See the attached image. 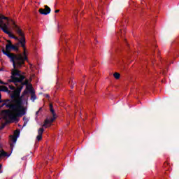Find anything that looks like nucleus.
Returning a JSON list of instances; mask_svg holds the SVG:
<instances>
[{"instance_id": "1", "label": "nucleus", "mask_w": 179, "mask_h": 179, "mask_svg": "<svg viewBox=\"0 0 179 179\" xmlns=\"http://www.w3.org/2000/svg\"><path fill=\"white\" fill-rule=\"evenodd\" d=\"M6 107L10 108L13 111L9 110H3L1 111V116L3 120H8V122L12 124V122H19V119L17 117H23L26 114V110L24 106H22V99H14L13 103L10 102V100H6Z\"/></svg>"}, {"instance_id": "2", "label": "nucleus", "mask_w": 179, "mask_h": 179, "mask_svg": "<svg viewBox=\"0 0 179 179\" xmlns=\"http://www.w3.org/2000/svg\"><path fill=\"white\" fill-rule=\"evenodd\" d=\"M1 51L4 55H6L9 58L10 62L13 63V68H22V66H24L26 61H28L26 51H24L23 55H16L10 52L12 51V44L6 45V50L5 48H2Z\"/></svg>"}, {"instance_id": "3", "label": "nucleus", "mask_w": 179, "mask_h": 179, "mask_svg": "<svg viewBox=\"0 0 179 179\" xmlns=\"http://www.w3.org/2000/svg\"><path fill=\"white\" fill-rule=\"evenodd\" d=\"M22 67H16L13 68L11 71V76L10 79L8 80V82L10 83H14V85L17 87H22V90L23 89V86H27L29 85V80H25L24 76L22 74V71L19 69H20Z\"/></svg>"}, {"instance_id": "4", "label": "nucleus", "mask_w": 179, "mask_h": 179, "mask_svg": "<svg viewBox=\"0 0 179 179\" xmlns=\"http://www.w3.org/2000/svg\"><path fill=\"white\" fill-rule=\"evenodd\" d=\"M10 23L11 26H13V29L16 31L17 34L21 37L18 38L17 36H14L13 38H14V40H17L18 43H17V45H20V44L24 51H26V38L24 37V34H23L22 29H20L13 20H10Z\"/></svg>"}, {"instance_id": "5", "label": "nucleus", "mask_w": 179, "mask_h": 179, "mask_svg": "<svg viewBox=\"0 0 179 179\" xmlns=\"http://www.w3.org/2000/svg\"><path fill=\"white\" fill-rule=\"evenodd\" d=\"M10 20H12V19L5 17L3 15H0V29L3 31V33L8 34V37L13 38L15 35L9 31V24L10 23V24H12Z\"/></svg>"}, {"instance_id": "6", "label": "nucleus", "mask_w": 179, "mask_h": 179, "mask_svg": "<svg viewBox=\"0 0 179 179\" xmlns=\"http://www.w3.org/2000/svg\"><path fill=\"white\" fill-rule=\"evenodd\" d=\"M50 113H52V117L50 119H46L44 122V124L43 127H45V128H48V127H51V124H52L53 121H55V110H54V108L52 107V104H50Z\"/></svg>"}, {"instance_id": "7", "label": "nucleus", "mask_w": 179, "mask_h": 179, "mask_svg": "<svg viewBox=\"0 0 179 179\" xmlns=\"http://www.w3.org/2000/svg\"><path fill=\"white\" fill-rule=\"evenodd\" d=\"M19 135H20V130L17 129L14 131V135H10V138L13 142V143L10 144V148L11 150H13V148H15V144H16V142L17 141V138H19Z\"/></svg>"}, {"instance_id": "8", "label": "nucleus", "mask_w": 179, "mask_h": 179, "mask_svg": "<svg viewBox=\"0 0 179 179\" xmlns=\"http://www.w3.org/2000/svg\"><path fill=\"white\" fill-rule=\"evenodd\" d=\"M22 92V87H17L16 90H14L13 91H10V97L12 100H17L19 97H20V93Z\"/></svg>"}, {"instance_id": "9", "label": "nucleus", "mask_w": 179, "mask_h": 179, "mask_svg": "<svg viewBox=\"0 0 179 179\" xmlns=\"http://www.w3.org/2000/svg\"><path fill=\"white\" fill-rule=\"evenodd\" d=\"M39 13L45 15H49V13H51V8L48 6H45V8L39 9Z\"/></svg>"}, {"instance_id": "10", "label": "nucleus", "mask_w": 179, "mask_h": 179, "mask_svg": "<svg viewBox=\"0 0 179 179\" xmlns=\"http://www.w3.org/2000/svg\"><path fill=\"white\" fill-rule=\"evenodd\" d=\"M28 92L27 90H25L23 91L22 95L20 96V97H19L17 99V100H19L20 99H21V101H22V106H23V97H24V96H26V94H27Z\"/></svg>"}, {"instance_id": "11", "label": "nucleus", "mask_w": 179, "mask_h": 179, "mask_svg": "<svg viewBox=\"0 0 179 179\" xmlns=\"http://www.w3.org/2000/svg\"><path fill=\"white\" fill-rule=\"evenodd\" d=\"M1 92H6L8 93V94H10V91L8 89V87L6 86H1Z\"/></svg>"}, {"instance_id": "12", "label": "nucleus", "mask_w": 179, "mask_h": 179, "mask_svg": "<svg viewBox=\"0 0 179 179\" xmlns=\"http://www.w3.org/2000/svg\"><path fill=\"white\" fill-rule=\"evenodd\" d=\"M27 89H28V90H29V92L31 93V94H36L34 92V90H33V87L31 86V85H29V86L27 87Z\"/></svg>"}, {"instance_id": "13", "label": "nucleus", "mask_w": 179, "mask_h": 179, "mask_svg": "<svg viewBox=\"0 0 179 179\" xmlns=\"http://www.w3.org/2000/svg\"><path fill=\"white\" fill-rule=\"evenodd\" d=\"M19 45H17V43H16V45H13L12 44V50H13V51H19V48L17 47Z\"/></svg>"}, {"instance_id": "14", "label": "nucleus", "mask_w": 179, "mask_h": 179, "mask_svg": "<svg viewBox=\"0 0 179 179\" xmlns=\"http://www.w3.org/2000/svg\"><path fill=\"white\" fill-rule=\"evenodd\" d=\"M113 76L115 79H120V78L121 77V74H120V73L116 72L113 74Z\"/></svg>"}, {"instance_id": "15", "label": "nucleus", "mask_w": 179, "mask_h": 179, "mask_svg": "<svg viewBox=\"0 0 179 179\" xmlns=\"http://www.w3.org/2000/svg\"><path fill=\"white\" fill-rule=\"evenodd\" d=\"M6 157V156H9L8 155V152H5V151H2L1 152V154H0V157Z\"/></svg>"}, {"instance_id": "16", "label": "nucleus", "mask_w": 179, "mask_h": 179, "mask_svg": "<svg viewBox=\"0 0 179 179\" xmlns=\"http://www.w3.org/2000/svg\"><path fill=\"white\" fill-rule=\"evenodd\" d=\"M37 99V96H36V94H31V100L34 102V101Z\"/></svg>"}, {"instance_id": "17", "label": "nucleus", "mask_w": 179, "mask_h": 179, "mask_svg": "<svg viewBox=\"0 0 179 179\" xmlns=\"http://www.w3.org/2000/svg\"><path fill=\"white\" fill-rule=\"evenodd\" d=\"M44 132V129L43 128H40L38 131V135H41L43 136V134Z\"/></svg>"}, {"instance_id": "18", "label": "nucleus", "mask_w": 179, "mask_h": 179, "mask_svg": "<svg viewBox=\"0 0 179 179\" xmlns=\"http://www.w3.org/2000/svg\"><path fill=\"white\" fill-rule=\"evenodd\" d=\"M36 139L37 141H38V142H40V141L43 139V136L38 134V136H36Z\"/></svg>"}, {"instance_id": "19", "label": "nucleus", "mask_w": 179, "mask_h": 179, "mask_svg": "<svg viewBox=\"0 0 179 179\" xmlns=\"http://www.w3.org/2000/svg\"><path fill=\"white\" fill-rule=\"evenodd\" d=\"M9 89H10V90H15V86H13V85H9Z\"/></svg>"}, {"instance_id": "20", "label": "nucleus", "mask_w": 179, "mask_h": 179, "mask_svg": "<svg viewBox=\"0 0 179 179\" xmlns=\"http://www.w3.org/2000/svg\"><path fill=\"white\" fill-rule=\"evenodd\" d=\"M2 170V164H0V174H2L3 171Z\"/></svg>"}, {"instance_id": "21", "label": "nucleus", "mask_w": 179, "mask_h": 179, "mask_svg": "<svg viewBox=\"0 0 179 179\" xmlns=\"http://www.w3.org/2000/svg\"><path fill=\"white\" fill-rule=\"evenodd\" d=\"M42 108H40L39 110L36 112V115L38 114V113H40V111H41Z\"/></svg>"}, {"instance_id": "22", "label": "nucleus", "mask_w": 179, "mask_h": 179, "mask_svg": "<svg viewBox=\"0 0 179 179\" xmlns=\"http://www.w3.org/2000/svg\"><path fill=\"white\" fill-rule=\"evenodd\" d=\"M7 43H8V44H12V41H10V40L7 41Z\"/></svg>"}, {"instance_id": "23", "label": "nucleus", "mask_w": 179, "mask_h": 179, "mask_svg": "<svg viewBox=\"0 0 179 179\" xmlns=\"http://www.w3.org/2000/svg\"><path fill=\"white\" fill-rule=\"evenodd\" d=\"M3 106H6V103H2L1 107H3Z\"/></svg>"}, {"instance_id": "24", "label": "nucleus", "mask_w": 179, "mask_h": 179, "mask_svg": "<svg viewBox=\"0 0 179 179\" xmlns=\"http://www.w3.org/2000/svg\"><path fill=\"white\" fill-rule=\"evenodd\" d=\"M0 85H5V83L2 80H0Z\"/></svg>"}, {"instance_id": "25", "label": "nucleus", "mask_w": 179, "mask_h": 179, "mask_svg": "<svg viewBox=\"0 0 179 179\" xmlns=\"http://www.w3.org/2000/svg\"><path fill=\"white\" fill-rule=\"evenodd\" d=\"M3 128H5V125L4 124L3 126H1V127H0V129H3Z\"/></svg>"}, {"instance_id": "26", "label": "nucleus", "mask_w": 179, "mask_h": 179, "mask_svg": "<svg viewBox=\"0 0 179 179\" xmlns=\"http://www.w3.org/2000/svg\"><path fill=\"white\" fill-rule=\"evenodd\" d=\"M27 124V122H24V124H23V127H26V124Z\"/></svg>"}, {"instance_id": "27", "label": "nucleus", "mask_w": 179, "mask_h": 179, "mask_svg": "<svg viewBox=\"0 0 179 179\" xmlns=\"http://www.w3.org/2000/svg\"><path fill=\"white\" fill-rule=\"evenodd\" d=\"M58 12H59V10H55V13H58Z\"/></svg>"}, {"instance_id": "28", "label": "nucleus", "mask_w": 179, "mask_h": 179, "mask_svg": "<svg viewBox=\"0 0 179 179\" xmlns=\"http://www.w3.org/2000/svg\"><path fill=\"white\" fill-rule=\"evenodd\" d=\"M77 15H78V11H75V12H74V15L76 16Z\"/></svg>"}, {"instance_id": "29", "label": "nucleus", "mask_w": 179, "mask_h": 179, "mask_svg": "<svg viewBox=\"0 0 179 179\" xmlns=\"http://www.w3.org/2000/svg\"><path fill=\"white\" fill-rule=\"evenodd\" d=\"M163 74H164V75H166V70H164V71H163Z\"/></svg>"}, {"instance_id": "30", "label": "nucleus", "mask_w": 179, "mask_h": 179, "mask_svg": "<svg viewBox=\"0 0 179 179\" xmlns=\"http://www.w3.org/2000/svg\"><path fill=\"white\" fill-rule=\"evenodd\" d=\"M0 92H2V90H1V88H0Z\"/></svg>"}, {"instance_id": "31", "label": "nucleus", "mask_w": 179, "mask_h": 179, "mask_svg": "<svg viewBox=\"0 0 179 179\" xmlns=\"http://www.w3.org/2000/svg\"><path fill=\"white\" fill-rule=\"evenodd\" d=\"M46 97H50V96L47 95Z\"/></svg>"}, {"instance_id": "32", "label": "nucleus", "mask_w": 179, "mask_h": 179, "mask_svg": "<svg viewBox=\"0 0 179 179\" xmlns=\"http://www.w3.org/2000/svg\"><path fill=\"white\" fill-rule=\"evenodd\" d=\"M0 52H1V49H0Z\"/></svg>"}]
</instances>
